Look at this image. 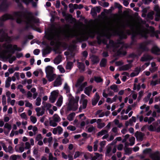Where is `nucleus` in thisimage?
<instances>
[{
    "label": "nucleus",
    "instance_id": "1",
    "mask_svg": "<svg viewBox=\"0 0 160 160\" xmlns=\"http://www.w3.org/2000/svg\"><path fill=\"white\" fill-rule=\"evenodd\" d=\"M97 34L98 43L106 44L107 40L112 35V26L108 25L98 28H88L83 25L82 27L76 31H73L69 28L62 31L55 28L46 34L45 36L48 39L57 42L62 36L65 38L76 37L79 41L84 40L87 35L93 37Z\"/></svg>",
    "mask_w": 160,
    "mask_h": 160
},
{
    "label": "nucleus",
    "instance_id": "2",
    "mask_svg": "<svg viewBox=\"0 0 160 160\" xmlns=\"http://www.w3.org/2000/svg\"><path fill=\"white\" fill-rule=\"evenodd\" d=\"M16 19L17 22L20 23L24 21L26 22L28 27L37 30L36 26L38 25L39 20L35 18L32 13L28 12L25 15H23L21 12H15L12 14H6L0 18L1 21H4L8 19Z\"/></svg>",
    "mask_w": 160,
    "mask_h": 160
},
{
    "label": "nucleus",
    "instance_id": "3",
    "mask_svg": "<svg viewBox=\"0 0 160 160\" xmlns=\"http://www.w3.org/2000/svg\"><path fill=\"white\" fill-rule=\"evenodd\" d=\"M68 95L69 102L68 105V109L70 110L75 111L78 108V103L79 98L78 97H76L74 98L69 94Z\"/></svg>",
    "mask_w": 160,
    "mask_h": 160
},
{
    "label": "nucleus",
    "instance_id": "4",
    "mask_svg": "<svg viewBox=\"0 0 160 160\" xmlns=\"http://www.w3.org/2000/svg\"><path fill=\"white\" fill-rule=\"evenodd\" d=\"M84 78L83 77H81L78 80L77 83L75 85V87L78 90V92L82 91L84 87L87 85V83L85 82L82 83L83 81Z\"/></svg>",
    "mask_w": 160,
    "mask_h": 160
},
{
    "label": "nucleus",
    "instance_id": "5",
    "mask_svg": "<svg viewBox=\"0 0 160 160\" xmlns=\"http://www.w3.org/2000/svg\"><path fill=\"white\" fill-rule=\"evenodd\" d=\"M0 42H3L4 41L8 43L12 40V39L10 37L8 36L7 33L5 32L3 29L0 30Z\"/></svg>",
    "mask_w": 160,
    "mask_h": 160
},
{
    "label": "nucleus",
    "instance_id": "6",
    "mask_svg": "<svg viewBox=\"0 0 160 160\" xmlns=\"http://www.w3.org/2000/svg\"><path fill=\"white\" fill-rule=\"evenodd\" d=\"M58 94V91L54 90L51 92V95L49 97V100L52 103H54L55 101Z\"/></svg>",
    "mask_w": 160,
    "mask_h": 160
},
{
    "label": "nucleus",
    "instance_id": "7",
    "mask_svg": "<svg viewBox=\"0 0 160 160\" xmlns=\"http://www.w3.org/2000/svg\"><path fill=\"white\" fill-rule=\"evenodd\" d=\"M148 43L146 42H144L141 43L140 45L139 48L138 50V56H139L141 54L143 51L147 50L148 48L147 45Z\"/></svg>",
    "mask_w": 160,
    "mask_h": 160
},
{
    "label": "nucleus",
    "instance_id": "8",
    "mask_svg": "<svg viewBox=\"0 0 160 160\" xmlns=\"http://www.w3.org/2000/svg\"><path fill=\"white\" fill-rule=\"evenodd\" d=\"M108 132L106 130H102L99 132L98 133V136L101 137L102 135L104 136L102 137V139H104L107 138L109 136L108 133Z\"/></svg>",
    "mask_w": 160,
    "mask_h": 160
},
{
    "label": "nucleus",
    "instance_id": "9",
    "mask_svg": "<svg viewBox=\"0 0 160 160\" xmlns=\"http://www.w3.org/2000/svg\"><path fill=\"white\" fill-rule=\"evenodd\" d=\"M52 132L54 135L57 133L58 135H60L62 133L63 129L60 126H58L57 128H53Z\"/></svg>",
    "mask_w": 160,
    "mask_h": 160
},
{
    "label": "nucleus",
    "instance_id": "10",
    "mask_svg": "<svg viewBox=\"0 0 160 160\" xmlns=\"http://www.w3.org/2000/svg\"><path fill=\"white\" fill-rule=\"evenodd\" d=\"M101 8L100 7L98 6L92 8L91 10V14L93 16L97 14V12L99 13L100 12Z\"/></svg>",
    "mask_w": 160,
    "mask_h": 160
},
{
    "label": "nucleus",
    "instance_id": "11",
    "mask_svg": "<svg viewBox=\"0 0 160 160\" xmlns=\"http://www.w3.org/2000/svg\"><path fill=\"white\" fill-rule=\"evenodd\" d=\"M62 75H59L54 82V86L58 87L60 85L62 84L61 77Z\"/></svg>",
    "mask_w": 160,
    "mask_h": 160
},
{
    "label": "nucleus",
    "instance_id": "12",
    "mask_svg": "<svg viewBox=\"0 0 160 160\" xmlns=\"http://www.w3.org/2000/svg\"><path fill=\"white\" fill-rule=\"evenodd\" d=\"M54 69L53 67L51 66H47L45 68L46 75L53 74V72L54 71Z\"/></svg>",
    "mask_w": 160,
    "mask_h": 160
},
{
    "label": "nucleus",
    "instance_id": "13",
    "mask_svg": "<svg viewBox=\"0 0 160 160\" xmlns=\"http://www.w3.org/2000/svg\"><path fill=\"white\" fill-rule=\"evenodd\" d=\"M102 120L101 119H97V127L99 129H101L103 128L105 125V123L102 122Z\"/></svg>",
    "mask_w": 160,
    "mask_h": 160
},
{
    "label": "nucleus",
    "instance_id": "14",
    "mask_svg": "<svg viewBox=\"0 0 160 160\" xmlns=\"http://www.w3.org/2000/svg\"><path fill=\"white\" fill-rule=\"evenodd\" d=\"M35 111L37 112V115L38 117L42 115L44 113V110L42 109L39 107L36 108Z\"/></svg>",
    "mask_w": 160,
    "mask_h": 160
},
{
    "label": "nucleus",
    "instance_id": "15",
    "mask_svg": "<svg viewBox=\"0 0 160 160\" xmlns=\"http://www.w3.org/2000/svg\"><path fill=\"white\" fill-rule=\"evenodd\" d=\"M132 67V65L129 63L121 67H120L119 70L120 71H126L130 68Z\"/></svg>",
    "mask_w": 160,
    "mask_h": 160
},
{
    "label": "nucleus",
    "instance_id": "16",
    "mask_svg": "<svg viewBox=\"0 0 160 160\" xmlns=\"http://www.w3.org/2000/svg\"><path fill=\"white\" fill-rule=\"evenodd\" d=\"M143 135V133L137 132L136 133L135 136L138 140L141 141L142 140Z\"/></svg>",
    "mask_w": 160,
    "mask_h": 160
},
{
    "label": "nucleus",
    "instance_id": "17",
    "mask_svg": "<svg viewBox=\"0 0 160 160\" xmlns=\"http://www.w3.org/2000/svg\"><path fill=\"white\" fill-rule=\"evenodd\" d=\"M0 2H2L0 6V11L3 10L4 8L8 7V5L4 0H0Z\"/></svg>",
    "mask_w": 160,
    "mask_h": 160
},
{
    "label": "nucleus",
    "instance_id": "18",
    "mask_svg": "<svg viewBox=\"0 0 160 160\" xmlns=\"http://www.w3.org/2000/svg\"><path fill=\"white\" fill-rule=\"evenodd\" d=\"M81 102H82V104L81 105L79 108V110L80 112H81L82 109H85L86 108L87 103V100L86 99H85Z\"/></svg>",
    "mask_w": 160,
    "mask_h": 160
},
{
    "label": "nucleus",
    "instance_id": "19",
    "mask_svg": "<svg viewBox=\"0 0 160 160\" xmlns=\"http://www.w3.org/2000/svg\"><path fill=\"white\" fill-rule=\"evenodd\" d=\"M152 160H159V153L158 152H156L151 156Z\"/></svg>",
    "mask_w": 160,
    "mask_h": 160
},
{
    "label": "nucleus",
    "instance_id": "20",
    "mask_svg": "<svg viewBox=\"0 0 160 160\" xmlns=\"http://www.w3.org/2000/svg\"><path fill=\"white\" fill-rule=\"evenodd\" d=\"M141 69L139 68H135L134 71L132 72L130 74L131 77H134L138 75Z\"/></svg>",
    "mask_w": 160,
    "mask_h": 160
},
{
    "label": "nucleus",
    "instance_id": "21",
    "mask_svg": "<svg viewBox=\"0 0 160 160\" xmlns=\"http://www.w3.org/2000/svg\"><path fill=\"white\" fill-rule=\"evenodd\" d=\"M77 62V66L80 70V72H82L84 71L85 70V68L84 64L79 62L78 60Z\"/></svg>",
    "mask_w": 160,
    "mask_h": 160
},
{
    "label": "nucleus",
    "instance_id": "22",
    "mask_svg": "<svg viewBox=\"0 0 160 160\" xmlns=\"http://www.w3.org/2000/svg\"><path fill=\"white\" fill-rule=\"evenodd\" d=\"M87 131L89 132H95L96 130L95 127L92 125H89L86 127Z\"/></svg>",
    "mask_w": 160,
    "mask_h": 160
},
{
    "label": "nucleus",
    "instance_id": "23",
    "mask_svg": "<svg viewBox=\"0 0 160 160\" xmlns=\"http://www.w3.org/2000/svg\"><path fill=\"white\" fill-rule=\"evenodd\" d=\"M24 148L22 146L19 147L18 145H17L15 147V149L16 152L21 153L24 151Z\"/></svg>",
    "mask_w": 160,
    "mask_h": 160
},
{
    "label": "nucleus",
    "instance_id": "24",
    "mask_svg": "<svg viewBox=\"0 0 160 160\" xmlns=\"http://www.w3.org/2000/svg\"><path fill=\"white\" fill-rule=\"evenodd\" d=\"M152 59V58L151 56L148 54H145L141 58V60L142 61H146L151 60Z\"/></svg>",
    "mask_w": 160,
    "mask_h": 160
},
{
    "label": "nucleus",
    "instance_id": "25",
    "mask_svg": "<svg viewBox=\"0 0 160 160\" xmlns=\"http://www.w3.org/2000/svg\"><path fill=\"white\" fill-rule=\"evenodd\" d=\"M62 56L60 55H58L54 60V64L58 65L62 61Z\"/></svg>",
    "mask_w": 160,
    "mask_h": 160
},
{
    "label": "nucleus",
    "instance_id": "26",
    "mask_svg": "<svg viewBox=\"0 0 160 160\" xmlns=\"http://www.w3.org/2000/svg\"><path fill=\"white\" fill-rule=\"evenodd\" d=\"M56 75L54 73L46 75L47 78L49 82L53 81L56 77Z\"/></svg>",
    "mask_w": 160,
    "mask_h": 160
},
{
    "label": "nucleus",
    "instance_id": "27",
    "mask_svg": "<svg viewBox=\"0 0 160 160\" xmlns=\"http://www.w3.org/2000/svg\"><path fill=\"white\" fill-rule=\"evenodd\" d=\"M23 2L26 5H28L30 2H31L32 5L34 7H35L37 5V3L33 1V0H22Z\"/></svg>",
    "mask_w": 160,
    "mask_h": 160
},
{
    "label": "nucleus",
    "instance_id": "28",
    "mask_svg": "<svg viewBox=\"0 0 160 160\" xmlns=\"http://www.w3.org/2000/svg\"><path fill=\"white\" fill-rule=\"evenodd\" d=\"M62 102L63 97L62 96H60L56 103V105L57 106L60 107L62 105Z\"/></svg>",
    "mask_w": 160,
    "mask_h": 160
},
{
    "label": "nucleus",
    "instance_id": "29",
    "mask_svg": "<svg viewBox=\"0 0 160 160\" xmlns=\"http://www.w3.org/2000/svg\"><path fill=\"white\" fill-rule=\"evenodd\" d=\"M92 88V86H90L85 88L84 90L85 93L88 96H89L90 93L91 92Z\"/></svg>",
    "mask_w": 160,
    "mask_h": 160
},
{
    "label": "nucleus",
    "instance_id": "30",
    "mask_svg": "<svg viewBox=\"0 0 160 160\" xmlns=\"http://www.w3.org/2000/svg\"><path fill=\"white\" fill-rule=\"evenodd\" d=\"M11 81V78L10 77H8L5 82V87L8 88L10 87V82Z\"/></svg>",
    "mask_w": 160,
    "mask_h": 160
},
{
    "label": "nucleus",
    "instance_id": "31",
    "mask_svg": "<svg viewBox=\"0 0 160 160\" xmlns=\"http://www.w3.org/2000/svg\"><path fill=\"white\" fill-rule=\"evenodd\" d=\"M52 119L56 122H58L61 121V118L57 114H55L52 118Z\"/></svg>",
    "mask_w": 160,
    "mask_h": 160
},
{
    "label": "nucleus",
    "instance_id": "32",
    "mask_svg": "<svg viewBox=\"0 0 160 160\" xmlns=\"http://www.w3.org/2000/svg\"><path fill=\"white\" fill-rule=\"evenodd\" d=\"M152 52L155 54H158L160 52V49L157 47L155 46L152 48Z\"/></svg>",
    "mask_w": 160,
    "mask_h": 160
},
{
    "label": "nucleus",
    "instance_id": "33",
    "mask_svg": "<svg viewBox=\"0 0 160 160\" xmlns=\"http://www.w3.org/2000/svg\"><path fill=\"white\" fill-rule=\"evenodd\" d=\"M91 61L93 63H98L99 61V59L98 57L96 56H92L91 58Z\"/></svg>",
    "mask_w": 160,
    "mask_h": 160
},
{
    "label": "nucleus",
    "instance_id": "34",
    "mask_svg": "<svg viewBox=\"0 0 160 160\" xmlns=\"http://www.w3.org/2000/svg\"><path fill=\"white\" fill-rule=\"evenodd\" d=\"M75 114L74 113H70L67 117V119L70 121H72L75 116Z\"/></svg>",
    "mask_w": 160,
    "mask_h": 160
},
{
    "label": "nucleus",
    "instance_id": "35",
    "mask_svg": "<svg viewBox=\"0 0 160 160\" xmlns=\"http://www.w3.org/2000/svg\"><path fill=\"white\" fill-rule=\"evenodd\" d=\"M73 66V63L71 62H68L66 65V68L67 70H70Z\"/></svg>",
    "mask_w": 160,
    "mask_h": 160
},
{
    "label": "nucleus",
    "instance_id": "36",
    "mask_svg": "<svg viewBox=\"0 0 160 160\" xmlns=\"http://www.w3.org/2000/svg\"><path fill=\"white\" fill-rule=\"evenodd\" d=\"M95 115H98L99 117L101 118L104 116V112H102V110H99L97 111Z\"/></svg>",
    "mask_w": 160,
    "mask_h": 160
},
{
    "label": "nucleus",
    "instance_id": "37",
    "mask_svg": "<svg viewBox=\"0 0 160 160\" xmlns=\"http://www.w3.org/2000/svg\"><path fill=\"white\" fill-rule=\"evenodd\" d=\"M156 64L155 62H152L151 63L152 68H150V70L152 72H153L157 69V68L155 67Z\"/></svg>",
    "mask_w": 160,
    "mask_h": 160
},
{
    "label": "nucleus",
    "instance_id": "38",
    "mask_svg": "<svg viewBox=\"0 0 160 160\" xmlns=\"http://www.w3.org/2000/svg\"><path fill=\"white\" fill-rule=\"evenodd\" d=\"M110 88L114 92H117L118 90L117 86L115 84H114L110 86Z\"/></svg>",
    "mask_w": 160,
    "mask_h": 160
},
{
    "label": "nucleus",
    "instance_id": "39",
    "mask_svg": "<svg viewBox=\"0 0 160 160\" xmlns=\"http://www.w3.org/2000/svg\"><path fill=\"white\" fill-rule=\"evenodd\" d=\"M107 63V60L105 58H103L100 62V66L101 67H104Z\"/></svg>",
    "mask_w": 160,
    "mask_h": 160
},
{
    "label": "nucleus",
    "instance_id": "40",
    "mask_svg": "<svg viewBox=\"0 0 160 160\" xmlns=\"http://www.w3.org/2000/svg\"><path fill=\"white\" fill-rule=\"evenodd\" d=\"M57 68L59 71L60 72L62 73L65 72V70L63 67L61 65H59L58 66Z\"/></svg>",
    "mask_w": 160,
    "mask_h": 160
},
{
    "label": "nucleus",
    "instance_id": "41",
    "mask_svg": "<svg viewBox=\"0 0 160 160\" xmlns=\"http://www.w3.org/2000/svg\"><path fill=\"white\" fill-rule=\"evenodd\" d=\"M57 122L53 119L49 121L50 125L53 127H55L57 125Z\"/></svg>",
    "mask_w": 160,
    "mask_h": 160
},
{
    "label": "nucleus",
    "instance_id": "42",
    "mask_svg": "<svg viewBox=\"0 0 160 160\" xmlns=\"http://www.w3.org/2000/svg\"><path fill=\"white\" fill-rule=\"evenodd\" d=\"M110 46H110V49L111 50H112L113 52H115L116 50H115V45H114V42L112 41H110Z\"/></svg>",
    "mask_w": 160,
    "mask_h": 160
},
{
    "label": "nucleus",
    "instance_id": "43",
    "mask_svg": "<svg viewBox=\"0 0 160 160\" xmlns=\"http://www.w3.org/2000/svg\"><path fill=\"white\" fill-rule=\"evenodd\" d=\"M7 102L8 103H10V104L13 106L14 105L16 101L14 99L12 100L10 98H8Z\"/></svg>",
    "mask_w": 160,
    "mask_h": 160
},
{
    "label": "nucleus",
    "instance_id": "44",
    "mask_svg": "<svg viewBox=\"0 0 160 160\" xmlns=\"http://www.w3.org/2000/svg\"><path fill=\"white\" fill-rule=\"evenodd\" d=\"M99 144L100 146L99 151L100 152H101L102 151V148L105 146V145L106 144V141H102L100 142Z\"/></svg>",
    "mask_w": 160,
    "mask_h": 160
},
{
    "label": "nucleus",
    "instance_id": "45",
    "mask_svg": "<svg viewBox=\"0 0 160 160\" xmlns=\"http://www.w3.org/2000/svg\"><path fill=\"white\" fill-rule=\"evenodd\" d=\"M30 119L31 121L33 124L35 123L37 121V119L36 118L33 116H31L30 117Z\"/></svg>",
    "mask_w": 160,
    "mask_h": 160
},
{
    "label": "nucleus",
    "instance_id": "46",
    "mask_svg": "<svg viewBox=\"0 0 160 160\" xmlns=\"http://www.w3.org/2000/svg\"><path fill=\"white\" fill-rule=\"evenodd\" d=\"M124 150L126 154H127L129 155L132 152V150L131 148L126 147L124 148Z\"/></svg>",
    "mask_w": 160,
    "mask_h": 160
},
{
    "label": "nucleus",
    "instance_id": "47",
    "mask_svg": "<svg viewBox=\"0 0 160 160\" xmlns=\"http://www.w3.org/2000/svg\"><path fill=\"white\" fill-rule=\"evenodd\" d=\"M64 88L66 90L67 93L69 92L70 91V88L67 83L65 84Z\"/></svg>",
    "mask_w": 160,
    "mask_h": 160
},
{
    "label": "nucleus",
    "instance_id": "48",
    "mask_svg": "<svg viewBox=\"0 0 160 160\" xmlns=\"http://www.w3.org/2000/svg\"><path fill=\"white\" fill-rule=\"evenodd\" d=\"M129 140L130 142V146H132L134 143L135 141V138L134 137H131L129 138Z\"/></svg>",
    "mask_w": 160,
    "mask_h": 160
},
{
    "label": "nucleus",
    "instance_id": "49",
    "mask_svg": "<svg viewBox=\"0 0 160 160\" xmlns=\"http://www.w3.org/2000/svg\"><path fill=\"white\" fill-rule=\"evenodd\" d=\"M82 154V152H80L79 151H77L75 152L74 156V158L75 159L77 158L81 155Z\"/></svg>",
    "mask_w": 160,
    "mask_h": 160
},
{
    "label": "nucleus",
    "instance_id": "50",
    "mask_svg": "<svg viewBox=\"0 0 160 160\" xmlns=\"http://www.w3.org/2000/svg\"><path fill=\"white\" fill-rule=\"evenodd\" d=\"M41 99L39 97H38L36 100L35 104L37 106H39L41 105Z\"/></svg>",
    "mask_w": 160,
    "mask_h": 160
},
{
    "label": "nucleus",
    "instance_id": "51",
    "mask_svg": "<svg viewBox=\"0 0 160 160\" xmlns=\"http://www.w3.org/2000/svg\"><path fill=\"white\" fill-rule=\"evenodd\" d=\"M98 140H96L94 142V145L93 146L94 151H96L98 149Z\"/></svg>",
    "mask_w": 160,
    "mask_h": 160
},
{
    "label": "nucleus",
    "instance_id": "52",
    "mask_svg": "<svg viewBox=\"0 0 160 160\" xmlns=\"http://www.w3.org/2000/svg\"><path fill=\"white\" fill-rule=\"evenodd\" d=\"M67 129L68 130L72 131L75 130L76 128L75 127L73 126L69 125L67 127Z\"/></svg>",
    "mask_w": 160,
    "mask_h": 160
},
{
    "label": "nucleus",
    "instance_id": "53",
    "mask_svg": "<svg viewBox=\"0 0 160 160\" xmlns=\"http://www.w3.org/2000/svg\"><path fill=\"white\" fill-rule=\"evenodd\" d=\"M20 116L22 118L27 120L28 119L27 116L25 112H23L20 114Z\"/></svg>",
    "mask_w": 160,
    "mask_h": 160
},
{
    "label": "nucleus",
    "instance_id": "54",
    "mask_svg": "<svg viewBox=\"0 0 160 160\" xmlns=\"http://www.w3.org/2000/svg\"><path fill=\"white\" fill-rule=\"evenodd\" d=\"M25 106L26 107H29L30 108H32V104L29 102L27 100L25 101Z\"/></svg>",
    "mask_w": 160,
    "mask_h": 160
},
{
    "label": "nucleus",
    "instance_id": "55",
    "mask_svg": "<svg viewBox=\"0 0 160 160\" xmlns=\"http://www.w3.org/2000/svg\"><path fill=\"white\" fill-rule=\"evenodd\" d=\"M2 103L3 105H5L6 104V97L5 95L2 96Z\"/></svg>",
    "mask_w": 160,
    "mask_h": 160
},
{
    "label": "nucleus",
    "instance_id": "56",
    "mask_svg": "<svg viewBox=\"0 0 160 160\" xmlns=\"http://www.w3.org/2000/svg\"><path fill=\"white\" fill-rule=\"evenodd\" d=\"M94 80L97 82H100L102 81V79L98 77H95Z\"/></svg>",
    "mask_w": 160,
    "mask_h": 160
},
{
    "label": "nucleus",
    "instance_id": "57",
    "mask_svg": "<svg viewBox=\"0 0 160 160\" xmlns=\"http://www.w3.org/2000/svg\"><path fill=\"white\" fill-rule=\"evenodd\" d=\"M49 160H57V158L53 157L51 153H49L48 157Z\"/></svg>",
    "mask_w": 160,
    "mask_h": 160
},
{
    "label": "nucleus",
    "instance_id": "58",
    "mask_svg": "<svg viewBox=\"0 0 160 160\" xmlns=\"http://www.w3.org/2000/svg\"><path fill=\"white\" fill-rule=\"evenodd\" d=\"M140 88V84H139L138 85H137L136 84H134L133 89L134 90H139Z\"/></svg>",
    "mask_w": 160,
    "mask_h": 160
},
{
    "label": "nucleus",
    "instance_id": "59",
    "mask_svg": "<svg viewBox=\"0 0 160 160\" xmlns=\"http://www.w3.org/2000/svg\"><path fill=\"white\" fill-rule=\"evenodd\" d=\"M159 83H160V78L159 82H158V80H156L155 81H152L151 82V84L152 86H155V85H156V84H158Z\"/></svg>",
    "mask_w": 160,
    "mask_h": 160
},
{
    "label": "nucleus",
    "instance_id": "60",
    "mask_svg": "<svg viewBox=\"0 0 160 160\" xmlns=\"http://www.w3.org/2000/svg\"><path fill=\"white\" fill-rule=\"evenodd\" d=\"M4 127L5 128H7L9 131L11 129V125L8 124V123H6L4 125Z\"/></svg>",
    "mask_w": 160,
    "mask_h": 160
},
{
    "label": "nucleus",
    "instance_id": "61",
    "mask_svg": "<svg viewBox=\"0 0 160 160\" xmlns=\"http://www.w3.org/2000/svg\"><path fill=\"white\" fill-rule=\"evenodd\" d=\"M8 152L10 153H12L13 152V149L11 145H9L8 148Z\"/></svg>",
    "mask_w": 160,
    "mask_h": 160
},
{
    "label": "nucleus",
    "instance_id": "62",
    "mask_svg": "<svg viewBox=\"0 0 160 160\" xmlns=\"http://www.w3.org/2000/svg\"><path fill=\"white\" fill-rule=\"evenodd\" d=\"M0 144H1L3 150L6 152H8V148L7 147L5 146L4 143H2L1 142H0Z\"/></svg>",
    "mask_w": 160,
    "mask_h": 160
},
{
    "label": "nucleus",
    "instance_id": "63",
    "mask_svg": "<svg viewBox=\"0 0 160 160\" xmlns=\"http://www.w3.org/2000/svg\"><path fill=\"white\" fill-rule=\"evenodd\" d=\"M114 122L115 124L118 127H120L122 126V124L119 123V121L117 119H115L114 121Z\"/></svg>",
    "mask_w": 160,
    "mask_h": 160
},
{
    "label": "nucleus",
    "instance_id": "64",
    "mask_svg": "<svg viewBox=\"0 0 160 160\" xmlns=\"http://www.w3.org/2000/svg\"><path fill=\"white\" fill-rule=\"evenodd\" d=\"M25 148L26 149H29L31 147L30 144L28 142H26L25 144Z\"/></svg>",
    "mask_w": 160,
    "mask_h": 160
}]
</instances>
